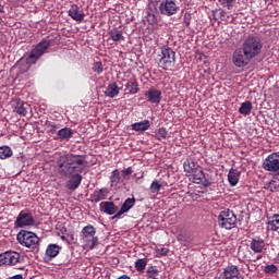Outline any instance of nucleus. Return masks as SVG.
<instances>
[{
    "mask_svg": "<svg viewBox=\"0 0 279 279\" xmlns=\"http://www.w3.org/2000/svg\"><path fill=\"white\" fill-rule=\"evenodd\" d=\"M58 173L62 178H69L66 187L75 191L82 184V171H84V157L80 155L66 154L60 156L57 161Z\"/></svg>",
    "mask_w": 279,
    "mask_h": 279,
    "instance_id": "1",
    "label": "nucleus"
},
{
    "mask_svg": "<svg viewBox=\"0 0 279 279\" xmlns=\"http://www.w3.org/2000/svg\"><path fill=\"white\" fill-rule=\"evenodd\" d=\"M51 47L50 39H43L39 41L29 52L26 58V64H36L45 53H47V49Z\"/></svg>",
    "mask_w": 279,
    "mask_h": 279,
    "instance_id": "2",
    "label": "nucleus"
},
{
    "mask_svg": "<svg viewBox=\"0 0 279 279\" xmlns=\"http://www.w3.org/2000/svg\"><path fill=\"white\" fill-rule=\"evenodd\" d=\"M242 48L254 60L263 51V41L257 36H250L243 41Z\"/></svg>",
    "mask_w": 279,
    "mask_h": 279,
    "instance_id": "3",
    "label": "nucleus"
},
{
    "mask_svg": "<svg viewBox=\"0 0 279 279\" xmlns=\"http://www.w3.org/2000/svg\"><path fill=\"white\" fill-rule=\"evenodd\" d=\"M16 241L22 245V247L36 250V247H38V243H40V238L32 231L21 230L16 235Z\"/></svg>",
    "mask_w": 279,
    "mask_h": 279,
    "instance_id": "4",
    "label": "nucleus"
},
{
    "mask_svg": "<svg viewBox=\"0 0 279 279\" xmlns=\"http://www.w3.org/2000/svg\"><path fill=\"white\" fill-rule=\"evenodd\" d=\"M218 226L225 230L236 228V215L230 209H223L218 215Z\"/></svg>",
    "mask_w": 279,
    "mask_h": 279,
    "instance_id": "5",
    "label": "nucleus"
},
{
    "mask_svg": "<svg viewBox=\"0 0 279 279\" xmlns=\"http://www.w3.org/2000/svg\"><path fill=\"white\" fill-rule=\"evenodd\" d=\"M95 234H97V229H95L93 225L84 227L81 231V239L89 250H95V247H97L99 239H97Z\"/></svg>",
    "mask_w": 279,
    "mask_h": 279,
    "instance_id": "6",
    "label": "nucleus"
},
{
    "mask_svg": "<svg viewBox=\"0 0 279 279\" xmlns=\"http://www.w3.org/2000/svg\"><path fill=\"white\" fill-rule=\"evenodd\" d=\"M159 66L165 71H169V69H173V66H175V51H173V49L163 48L161 50Z\"/></svg>",
    "mask_w": 279,
    "mask_h": 279,
    "instance_id": "7",
    "label": "nucleus"
},
{
    "mask_svg": "<svg viewBox=\"0 0 279 279\" xmlns=\"http://www.w3.org/2000/svg\"><path fill=\"white\" fill-rule=\"evenodd\" d=\"M250 62H252V57L245 50H243L242 47L234 50L232 54V63L234 66L238 69H243V66H247Z\"/></svg>",
    "mask_w": 279,
    "mask_h": 279,
    "instance_id": "8",
    "label": "nucleus"
},
{
    "mask_svg": "<svg viewBox=\"0 0 279 279\" xmlns=\"http://www.w3.org/2000/svg\"><path fill=\"white\" fill-rule=\"evenodd\" d=\"M33 226H36V219H34L32 214L23 210L17 215L14 221L15 228H32Z\"/></svg>",
    "mask_w": 279,
    "mask_h": 279,
    "instance_id": "9",
    "label": "nucleus"
},
{
    "mask_svg": "<svg viewBox=\"0 0 279 279\" xmlns=\"http://www.w3.org/2000/svg\"><path fill=\"white\" fill-rule=\"evenodd\" d=\"M21 263V254L15 251H7L0 254V267L9 265L10 267Z\"/></svg>",
    "mask_w": 279,
    "mask_h": 279,
    "instance_id": "10",
    "label": "nucleus"
},
{
    "mask_svg": "<svg viewBox=\"0 0 279 279\" xmlns=\"http://www.w3.org/2000/svg\"><path fill=\"white\" fill-rule=\"evenodd\" d=\"M180 7L173 0H163L159 4V12L163 14V16H173V14H178Z\"/></svg>",
    "mask_w": 279,
    "mask_h": 279,
    "instance_id": "11",
    "label": "nucleus"
},
{
    "mask_svg": "<svg viewBox=\"0 0 279 279\" xmlns=\"http://www.w3.org/2000/svg\"><path fill=\"white\" fill-rule=\"evenodd\" d=\"M262 167H263L264 171H269L270 173H279V156H278V154L269 155L263 161Z\"/></svg>",
    "mask_w": 279,
    "mask_h": 279,
    "instance_id": "12",
    "label": "nucleus"
},
{
    "mask_svg": "<svg viewBox=\"0 0 279 279\" xmlns=\"http://www.w3.org/2000/svg\"><path fill=\"white\" fill-rule=\"evenodd\" d=\"M218 279H241V271L235 265H230L223 268Z\"/></svg>",
    "mask_w": 279,
    "mask_h": 279,
    "instance_id": "13",
    "label": "nucleus"
},
{
    "mask_svg": "<svg viewBox=\"0 0 279 279\" xmlns=\"http://www.w3.org/2000/svg\"><path fill=\"white\" fill-rule=\"evenodd\" d=\"M189 178H190L191 182H193L194 184H202L203 186H206V187L210 186V184H211L208 181V179H206V174H204V171H202V168L196 170Z\"/></svg>",
    "mask_w": 279,
    "mask_h": 279,
    "instance_id": "14",
    "label": "nucleus"
},
{
    "mask_svg": "<svg viewBox=\"0 0 279 279\" xmlns=\"http://www.w3.org/2000/svg\"><path fill=\"white\" fill-rule=\"evenodd\" d=\"M145 97L149 104H155V106H158L162 100V92L156 88H150L145 93Z\"/></svg>",
    "mask_w": 279,
    "mask_h": 279,
    "instance_id": "15",
    "label": "nucleus"
},
{
    "mask_svg": "<svg viewBox=\"0 0 279 279\" xmlns=\"http://www.w3.org/2000/svg\"><path fill=\"white\" fill-rule=\"evenodd\" d=\"M68 14L69 16H71V19H73V21H76L77 23H82V21H84V17L86 16L84 11L80 9V7H77L76 4H73L70 8Z\"/></svg>",
    "mask_w": 279,
    "mask_h": 279,
    "instance_id": "16",
    "label": "nucleus"
},
{
    "mask_svg": "<svg viewBox=\"0 0 279 279\" xmlns=\"http://www.w3.org/2000/svg\"><path fill=\"white\" fill-rule=\"evenodd\" d=\"M250 247L254 254H263V250H265V240L260 236H255L251 240Z\"/></svg>",
    "mask_w": 279,
    "mask_h": 279,
    "instance_id": "17",
    "label": "nucleus"
},
{
    "mask_svg": "<svg viewBox=\"0 0 279 279\" xmlns=\"http://www.w3.org/2000/svg\"><path fill=\"white\" fill-rule=\"evenodd\" d=\"M109 193H110V191L108 190V187H102L100 190H96L90 195V201L94 202L95 204H97L104 199H108Z\"/></svg>",
    "mask_w": 279,
    "mask_h": 279,
    "instance_id": "18",
    "label": "nucleus"
},
{
    "mask_svg": "<svg viewBox=\"0 0 279 279\" xmlns=\"http://www.w3.org/2000/svg\"><path fill=\"white\" fill-rule=\"evenodd\" d=\"M183 169L186 178H191V174L199 169V165L193 159H186L183 162Z\"/></svg>",
    "mask_w": 279,
    "mask_h": 279,
    "instance_id": "19",
    "label": "nucleus"
},
{
    "mask_svg": "<svg viewBox=\"0 0 279 279\" xmlns=\"http://www.w3.org/2000/svg\"><path fill=\"white\" fill-rule=\"evenodd\" d=\"M135 202L134 198H126L120 210L113 216V219H119L121 215H125L134 206Z\"/></svg>",
    "mask_w": 279,
    "mask_h": 279,
    "instance_id": "20",
    "label": "nucleus"
},
{
    "mask_svg": "<svg viewBox=\"0 0 279 279\" xmlns=\"http://www.w3.org/2000/svg\"><path fill=\"white\" fill-rule=\"evenodd\" d=\"M241 178V172L234 168H231L228 173V182L230 186H236L239 184V179Z\"/></svg>",
    "mask_w": 279,
    "mask_h": 279,
    "instance_id": "21",
    "label": "nucleus"
},
{
    "mask_svg": "<svg viewBox=\"0 0 279 279\" xmlns=\"http://www.w3.org/2000/svg\"><path fill=\"white\" fill-rule=\"evenodd\" d=\"M100 210L102 213H106V215H116L118 208L112 202H102L100 203Z\"/></svg>",
    "mask_w": 279,
    "mask_h": 279,
    "instance_id": "22",
    "label": "nucleus"
},
{
    "mask_svg": "<svg viewBox=\"0 0 279 279\" xmlns=\"http://www.w3.org/2000/svg\"><path fill=\"white\" fill-rule=\"evenodd\" d=\"M150 125L151 124H150L149 120H144V121L133 123L132 130H134V132H147V130H149Z\"/></svg>",
    "mask_w": 279,
    "mask_h": 279,
    "instance_id": "23",
    "label": "nucleus"
},
{
    "mask_svg": "<svg viewBox=\"0 0 279 279\" xmlns=\"http://www.w3.org/2000/svg\"><path fill=\"white\" fill-rule=\"evenodd\" d=\"M62 247H60L58 244H49L46 250V256L48 258H56L58 254H60V251Z\"/></svg>",
    "mask_w": 279,
    "mask_h": 279,
    "instance_id": "24",
    "label": "nucleus"
},
{
    "mask_svg": "<svg viewBox=\"0 0 279 279\" xmlns=\"http://www.w3.org/2000/svg\"><path fill=\"white\" fill-rule=\"evenodd\" d=\"M109 38L113 40V43H121V40H124L125 37H123V31H119L118 28H112L108 32Z\"/></svg>",
    "mask_w": 279,
    "mask_h": 279,
    "instance_id": "25",
    "label": "nucleus"
},
{
    "mask_svg": "<svg viewBox=\"0 0 279 279\" xmlns=\"http://www.w3.org/2000/svg\"><path fill=\"white\" fill-rule=\"evenodd\" d=\"M105 95L107 97H110L111 99H114V97L119 95V86L117 85V83L109 84L105 90Z\"/></svg>",
    "mask_w": 279,
    "mask_h": 279,
    "instance_id": "26",
    "label": "nucleus"
},
{
    "mask_svg": "<svg viewBox=\"0 0 279 279\" xmlns=\"http://www.w3.org/2000/svg\"><path fill=\"white\" fill-rule=\"evenodd\" d=\"M267 230L276 232L279 230V215L275 214L267 223Z\"/></svg>",
    "mask_w": 279,
    "mask_h": 279,
    "instance_id": "27",
    "label": "nucleus"
},
{
    "mask_svg": "<svg viewBox=\"0 0 279 279\" xmlns=\"http://www.w3.org/2000/svg\"><path fill=\"white\" fill-rule=\"evenodd\" d=\"M58 136L60 141H69L70 138H73V130L70 128H63L58 131Z\"/></svg>",
    "mask_w": 279,
    "mask_h": 279,
    "instance_id": "28",
    "label": "nucleus"
},
{
    "mask_svg": "<svg viewBox=\"0 0 279 279\" xmlns=\"http://www.w3.org/2000/svg\"><path fill=\"white\" fill-rule=\"evenodd\" d=\"M252 102L250 100H246L241 104L239 108L240 114H243L244 117H248V114H252Z\"/></svg>",
    "mask_w": 279,
    "mask_h": 279,
    "instance_id": "29",
    "label": "nucleus"
},
{
    "mask_svg": "<svg viewBox=\"0 0 279 279\" xmlns=\"http://www.w3.org/2000/svg\"><path fill=\"white\" fill-rule=\"evenodd\" d=\"M13 151L10 146H0V160L12 158Z\"/></svg>",
    "mask_w": 279,
    "mask_h": 279,
    "instance_id": "30",
    "label": "nucleus"
},
{
    "mask_svg": "<svg viewBox=\"0 0 279 279\" xmlns=\"http://www.w3.org/2000/svg\"><path fill=\"white\" fill-rule=\"evenodd\" d=\"M119 182H121V172L119 171V169H116L111 172V175H110L111 186H117Z\"/></svg>",
    "mask_w": 279,
    "mask_h": 279,
    "instance_id": "31",
    "label": "nucleus"
},
{
    "mask_svg": "<svg viewBox=\"0 0 279 279\" xmlns=\"http://www.w3.org/2000/svg\"><path fill=\"white\" fill-rule=\"evenodd\" d=\"M125 86L130 95H136L138 93V83L136 81H129Z\"/></svg>",
    "mask_w": 279,
    "mask_h": 279,
    "instance_id": "32",
    "label": "nucleus"
},
{
    "mask_svg": "<svg viewBox=\"0 0 279 279\" xmlns=\"http://www.w3.org/2000/svg\"><path fill=\"white\" fill-rule=\"evenodd\" d=\"M147 267V259L140 258L135 262V269L136 271H145V268Z\"/></svg>",
    "mask_w": 279,
    "mask_h": 279,
    "instance_id": "33",
    "label": "nucleus"
},
{
    "mask_svg": "<svg viewBox=\"0 0 279 279\" xmlns=\"http://www.w3.org/2000/svg\"><path fill=\"white\" fill-rule=\"evenodd\" d=\"M15 112L21 117H25L27 114V107H25L24 102H17Z\"/></svg>",
    "mask_w": 279,
    "mask_h": 279,
    "instance_id": "34",
    "label": "nucleus"
},
{
    "mask_svg": "<svg viewBox=\"0 0 279 279\" xmlns=\"http://www.w3.org/2000/svg\"><path fill=\"white\" fill-rule=\"evenodd\" d=\"M160 189H162V184H160L158 180H155L151 182L149 191L150 193L156 194L160 191Z\"/></svg>",
    "mask_w": 279,
    "mask_h": 279,
    "instance_id": "35",
    "label": "nucleus"
},
{
    "mask_svg": "<svg viewBox=\"0 0 279 279\" xmlns=\"http://www.w3.org/2000/svg\"><path fill=\"white\" fill-rule=\"evenodd\" d=\"M146 274H147L148 278H153V279L158 278V269H156V267H154V266H149L147 268Z\"/></svg>",
    "mask_w": 279,
    "mask_h": 279,
    "instance_id": "36",
    "label": "nucleus"
},
{
    "mask_svg": "<svg viewBox=\"0 0 279 279\" xmlns=\"http://www.w3.org/2000/svg\"><path fill=\"white\" fill-rule=\"evenodd\" d=\"M167 129H165V128H159L158 129V131H157V133H156V138L158 140V141H162V140H165V138H167Z\"/></svg>",
    "mask_w": 279,
    "mask_h": 279,
    "instance_id": "37",
    "label": "nucleus"
},
{
    "mask_svg": "<svg viewBox=\"0 0 279 279\" xmlns=\"http://www.w3.org/2000/svg\"><path fill=\"white\" fill-rule=\"evenodd\" d=\"M264 271L265 274H276V271H278V266L274 264L267 265L265 266Z\"/></svg>",
    "mask_w": 279,
    "mask_h": 279,
    "instance_id": "38",
    "label": "nucleus"
},
{
    "mask_svg": "<svg viewBox=\"0 0 279 279\" xmlns=\"http://www.w3.org/2000/svg\"><path fill=\"white\" fill-rule=\"evenodd\" d=\"M93 71L94 73L101 75V73H104V65L101 64V62H96L93 66Z\"/></svg>",
    "mask_w": 279,
    "mask_h": 279,
    "instance_id": "39",
    "label": "nucleus"
},
{
    "mask_svg": "<svg viewBox=\"0 0 279 279\" xmlns=\"http://www.w3.org/2000/svg\"><path fill=\"white\" fill-rule=\"evenodd\" d=\"M156 254H158L159 256H167V254H169V248L165 246H159L156 248Z\"/></svg>",
    "mask_w": 279,
    "mask_h": 279,
    "instance_id": "40",
    "label": "nucleus"
},
{
    "mask_svg": "<svg viewBox=\"0 0 279 279\" xmlns=\"http://www.w3.org/2000/svg\"><path fill=\"white\" fill-rule=\"evenodd\" d=\"M219 2L221 3V5L230 10V8H232V3H234V0H219Z\"/></svg>",
    "mask_w": 279,
    "mask_h": 279,
    "instance_id": "41",
    "label": "nucleus"
},
{
    "mask_svg": "<svg viewBox=\"0 0 279 279\" xmlns=\"http://www.w3.org/2000/svg\"><path fill=\"white\" fill-rule=\"evenodd\" d=\"M133 172L134 171L132 170V167H129V168L122 170V177L125 179V178L132 175Z\"/></svg>",
    "mask_w": 279,
    "mask_h": 279,
    "instance_id": "42",
    "label": "nucleus"
},
{
    "mask_svg": "<svg viewBox=\"0 0 279 279\" xmlns=\"http://www.w3.org/2000/svg\"><path fill=\"white\" fill-rule=\"evenodd\" d=\"M9 279H23V275H15L13 277H10Z\"/></svg>",
    "mask_w": 279,
    "mask_h": 279,
    "instance_id": "43",
    "label": "nucleus"
},
{
    "mask_svg": "<svg viewBox=\"0 0 279 279\" xmlns=\"http://www.w3.org/2000/svg\"><path fill=\"white\" fill-rule=\"evenodd\" d=\"M179 241L181 242L182 245H189V241L183 240V239H179Z\"/></svg>",
    "mask_w": 279,
    "mask_h": 279,
    "instance_id": "44",
    "label": "nucleus"
},
{
    "mask_svg": "<svg viewBox=\"0 0 279 279\" xmlns=\"http://www.w3.org/2000/svg\"><path fill=\"white\" fill-rule=\"evenodd\" d=\"M118 279H132V278H130V276L128 275H123V276H120Z\"/></svg>",
    "mask_w": 279,
    "mask_h": 279,
    "instance_id": "45",
    "label": "nucleus"
},
{
    "mask_svg": "<svg viewBox=\"0 0 279 279\" xmlns=\"http://www.w3.org/2000/svg\"><path fill=\"white\" fill-rule=\"evenodd\" d=\"M0 12H3V7H1V4H0Z\"/></svg>",
    "mask_w": 279,
    "mask_h": 279,
    "instance_id": "46",
    "label": "nucleus"
}]
</instances>
